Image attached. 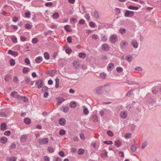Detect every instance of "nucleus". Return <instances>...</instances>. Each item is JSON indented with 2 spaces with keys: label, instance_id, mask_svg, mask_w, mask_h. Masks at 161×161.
Masks as SVG:
<instances>
[{
  "label": "nucleus",
  "instance_id": "c9c22d12",
  "mask_svg": "<svg viewBox=\"0 0 161 161\" xmlns=\"http://www.w3.org/2000/svg\"><path fill=\"white\" fill-rule=\"evenodd\" d=\"M42 88L41 90V92H44L47 91L48 90V88L46 86H44L42 87Z\"/></svg>",
  "mask_w": 161,
  "mask_h": 161
},
{
  "label": "nucleus",
  "instance_id": "338daca9",
  "mask_svg": "<svg viewBox=\"0 0 161 161\" xmlns=\"http://www.w3.org/2000/svg\"><path fill=\"white\" fill-rule=\"evenodd\" d=\"M25 62L26 63V64L27 65L29 64H30V62L29 59L28 58H26L25 59Z\"/></svg>",
  "mask_w": 161,
  "mask_h": 161
},
{
  "label": "nucleus",
  "instance_id": "58836bf2",
  "mask_svg": "<svg viewBox=\"0 0 161 161\" xmlns=\"http://www.w3.org/2000/svg\"><path fill=\"white\" fill-rule=\"evenodd\" d=\"M59 16V14L58 12L54 13L53 15V17L54 19H56L58 18Z\"/></svg>",
  "mask_w": 161,
  "mask_h": 161
},
{
  "label": "nucleus",
  "instance_id": "2f4dec72",
  "mask_svg": "<svg viewBox=\"0 0 161 161\" xmlns=\"http://www.w3.org/2000/svg\"><path fill=\"white\" fill-rule=\"evenodd\" d=\"M84 150L83 149L80 148L78 151V154L80 155H82L84 153Z\"/></svg>",
  "mask_w": 161,
  "mask_h": 161
},
{
  "label": "nucleus",
  "instance_id": "a18cd8bd",
  "mask_svg": "<svg viewBox=\"0 0 161 161\" xmlns=\"http://www.w3.org/2000/svg\"><path fill=\"white\" fill-rule=\"evenodd\" d=\"M89 25L90 27L92 28H94L96 26V24L95 23H93L92 21L90 22L89 23Z\"/></svg>",
  "mask_w": 161,
  "mask_h": 161
},
{
  "label": "nucleus",
  "instance_id": "393cba45",
  "mask_svg": "<svg viewBox=\"0 0 161 161\" xmlns=\"http://www.w3.org/2000/svg\"><path fill=\"white\" fill-rule=\"evenodd\" d=\"M86 56V54L85 53H79V57L81 58H84Z\"/></svg>",
  "mask_w": 161,
  "mask_h": 161
},
{
  "label": "nucleus",
  "instance_id": "864d4df0",
  "mask_svg": "<svg viewBox=\"0 0 161 161\" xmlns=\"http://www.w3.org/2000/svg\"><path fill=\"white\" fill-rule=\"evenodd\" d=\"M53 3L52 2L46 3L45 4V5L46 7H50L53 5Z\"/></svg>",
  "mask_w": 161,
  "mask_h": 161
},
{
  "label": "nucleus",
  "instance_id": "72a5a7b5",
  "mask_svg": "<svg viewBox=\"0 0 161 161\" xmlns=\"http://www.w3.org/2000/svg\"><path fill=\"white\" fill-rule=\"evenodd\" d=\"M44 57L47 60L49 59L50 58L49 53L47 52H45L44 53Z\"/></svg>",
  "mask_w": 161,
  "mask_h": 161
},
{
  "label": "nucleus",
  "instance_id": "a19ab883",
  "mask_svg": "<svg viewBox=\"0 0 161 161\" xmlns=\"http://www.w3.org/2000/svg\"><path fill=\"white\" fill-rule=\"evenodd\" d=\"M104 111L103 110H100L99 112L100 115L101 117H103L104 115Z\"/></svg>",
  "mask_w": 161,
  "mask_h": 161
},
{
  "label": "nucleus",
  "instance_id": "ea45409f",
  "mask_svg": "<svg viewBox=\"0 0 161 161\" xmlns=\"http://www.w3.org/2000/svg\"><path fill=\"white\" fill-rule=\"evenodd\" d=\"M126 83L129 85H137L138 83L136 82H134L133 81H127Z\"/></svg>",
  "mask_w": 161,
  "mask_h": 161
},
{
  "label": "nucleus",
  "instance_id": "c85d7f7f",
  "mask_svg": "<svg viewBox=\"0 0 161 161\" xmlns=\"http://www.w3.org/2000/svg\"><path fill=\"white\" fill-rule=\"evenodd\" d=\"M136 149L137 147L134 144L131 146V149L132 152H135L136 151Z\"/></svg>",
  "mask_w": 161,
  "mask_h": 161
},
{
  "label": "nucleus",
  "instance_id": "f8f14e48",
  "mask_svg": "<svg viewBox=\"0 0 161 161\" xmlns=\"http://www.w3.org/2000/svg\"><path fill=\"white\" fill-rule=\"evenodd\" d=\"M66 121L65 119L62 118L59 120V124L61 125H64L66 124Z\"/></svg>",
  "mask_w": 161,
  "mask_h": 161
},
{
  "label": "nucleus",
  "instance_id": "4468645a",
  "mask_svg": "<svg viewBox=\"0 0 161 161\" xmlns=\"http://www.w3.org/2000/svg\"><path fill=\"white\" fill-rule=\"evenodd\" d=\"M114 65L112 63H109L108 65L107 69L108 71H111L114 68Z\"/></svg>",
  "mask_w": 161,
  "mask_h": 161
},
{
  "label": "nucleus",
  "instance_id": "69168bd1",
  "mask_svg": "<svg viewBox=\"0 0 161 161\" xmlns=\"http://www.w3.org/2000/svg\"><path fill=\"white\" fill-rule=\"evenodd\" d=\"M7 114L3 112H1L0 113V116L1 117H6Z\"/></svg>",
  "mask_w": 161,
  "mask_h": 161
},
{
  "label": "nucleus",
  "instance_id": "37998d69",
  "mask_svg": "<svg viewBox=\"0 0 161 161\" xmlns=\"http://www.w3.org/2000/svg\"><path fill=\"white\" fill-rule=\"evenodd\" d=\"M116 70L117 72L120 73L123 71V69L122 67H118L116 68Z\"/></svg>",
  "mask_w": 161,
  "mask_h": 161
},
{
  "label": "nucleus",
  "instance_id": "de8ad7c7",
  "mask_svg": "<svg viewBox=\"0 0 161 161\" xmlns=\"http://www.w3.org/2000/svg\"><path fill=\"white\" fill-rule=\"evenodd\" d=\"M65 51L66 53H67L68 54H70L72 52V49L69 48L66 49Z\"/></svg>",
  "mask_w": 161,
  "mask_h": 161
},
{
  "label": "nucleus",
  "instance_id": "5fc2aeb1",
  "mask_svg": "<svg viewBox=\"0 0 161 161\" xmlns=\"http://www.w3.org/2000/svg\"><path fill=\"white\" fill-rule=\"evenodd\" d=\"M106 74L104 73H101L99 75V76L103 78H104L106 76Z\"/></svg>",
  "mask_w": 161,
  "mask_h": 161
},
{
  "label": "nucleus",
  "instance_id": "8fccbe9b",
  "mask_svg": "<svg viewBox=\"0 0 161 161\" xmlns=\"http://www.w3.org/2000/svg\"><path fill=\"white\" fill-rule=\"evenodd\" d=\"M32 27V25H31L29 24H27L25 25V28L26 29H29L31 28Z\"/></svg>",
  "mask_w": 161,
  "mask_h": 161
},
{
  "label": "nucleus",
  "instance_id": "f257e3e1",
  "mask_svg": "<svg viewBox=\"0 0 161 161\" xmlns=\"http://www.w3.org/2000/svg\"><path fill=\"white\" fill-rule=\"evenodd\" d=\"M38 141L39 143L41 145L47 144L49 142V139L47 138H40Z\"/></svg>",
  "mask_w": 161,
  "mask_h": 161
},
{
  "label": "nucleus",
  "instance_id": "f03ea898",
  "mask_svg": "<svg viewBox=\"0 0 161 161\" xmlns=\"http://www.w3.org/2000/svg\"><path fill=\"white\" fill-rule=\"evenodd\" d=\"M109 41L111 43H115L118 40V37L116 35H112L109 38Z\"/></svg>",
  "mask_w": 161,
  "mask_h": 161
},
{
  "label": "nucleus",
  "instance_id": "cd10ccee",
  "mask_svg": "<svg viewBox=\"0 0 161 161\" xmlns=\"http://www.w3.org/2000/svg\"><path fill=\"white\" fill-rule=\"evenodd\" d=\"M133 89H131L129 91L125 94V97H130L132 94Z\"/></svg>",
  "mask_w": 161,
  "mask_h": 161
},
{
  "label": "nucleus",
  "instance_id": "a211bd4d",
  "mask_svg": "<svg viewBox=\"0 0 161 161\" xmlns=\"http://www.w3.org/2000/svg\"><path fill=\"white\" fill-rule=\"evenodd\" d=\"M7 141V137L5 136L2 137L0 139V142L1 143L3 144H5L6 143Z\"/></svg>",
  "mask_w": 161,
  "mask_h": 161
},
{
  "label": "nucleus",
  "instance_id": "39448f33",
  "mask_svg": "<svg viewBox=\"0 0 161 161\" xmlns=\"http://www.w3.org/2000/svg\"><path fill=\"white\" fill-rule=\"evenodd\" d=\"M134 14V12L127 10L125 13V16L126 17H130L133 16Z\"/></svg>",
  "mask_w": 161,
  "mask_h": 161
},
{
  "label": "nucleus",
  "instance_id": "9b49d317",
  "mask_svg": "<svg viewBox=\"0 0 161 161\" xmlns=\"http://www.w3.org/2000/svg\"><path fill=\"white\" fill-rule=\"evenodd\" d=\"M103 87L105 92H108L110 91V88L109 84H105L103 86Z\"/></svg>",
  "mask_w": 161,
  "mask_h": 161
},
{
  "label": "nucleus",
  "instance_id": "6e6552de",
  "mask_svg": "<svg viewBox=\"0 0 161 161\" xmlns=\"http://www.w3.org/2000/svg\"><path fill=\"white\" fill-rule=\"evenodd\" d=\"M10 96L12 97L17 98L19 100L20 98V96L18 95V92H11Z\"/></svg>",
  "mask_w": 161,
  "mask_h": 161
},
{
  "label": "nucleus",
  "instance_id": "2eb2a0df",
  "mask_svg": "<svg viewBox=\"0 0 161 161\" xmlns=\"http://www.w3.org/2000/svg\"><path fill=\"white\" fill-rule=\"evenodd\" d=\"M69 106L70 108H75L77 106L76 102L74 101L71 102L70 103Z\"/></svg>",
  "mask_w": 161,
  "mask_h": 161
},
{
  "label": "nucleus",
  "instance_id": "6e6d98bb",
  "mask_svg": "<svg viewBox=\"0 0 161 161\" xmlns=\"http://www.w3.org/2000/svg\"><path fill=\"white\" fill-rule=\"evenodd\" d=\"M32 42L33 44H36L38 42V40L37 38H33Z\"/></svg>",
  "mask_w": 161,
  "mask_h": 161
},
{
  "label": "nucleus",
  "instance_id": "ddd939ff",
  "mask_svg": "<svg viewBox=\"0 0 161 161\" xmlns=\"http://www.w3.org/2000/svg\"><path fill=\"white\" fill-rule=\"evenodd\" d=\"M27 138V136L26 135H22L21 136L20 138V141L21 142H25Z\"/></svg>",
  "mask_w": 161,
  "mask_h": 161
},
{
  "label": "nucleus",
  "instance_id": "bb28decb",
  "mask_svg": "<svg viewBox=\"0 0 161 161\" xmlns=\"http://www.w3.org/2000/svg\"><path fill=\"white\" fill-rule=\"evenodd\" d=\"M132 57L131 55H129L125 57V59L128 62H130L132 60Z\"/></svg>",
  "mask_w": 161,
  "mask_h": 161
},
{
  "label": "nucleus",
  "instance_id": "f3484780",
  "mask_svg": "<svg viewBox=\"0 0 161 161\" xmlns=\"http://www.w3.org/2000/svg\"><path fill=\"white\" fill-rule=\"evenodd\" d=\"M35 60L36 63L39 64L42 61V58L41 56H39L36 58Z\"/></svg>",
  "mask_w": 161,
  "mask_h": 161
},
{
  "label": "nucleus",
  "instance_id": "bf43d9fd",
  "mask_svg": "<svg viewBox=\"0 0 161 161\" xmlns=\"http://www.w3.org/2000/svg\"><path fill=\"white\" fill-rule=\"evenodd\" d=\"M56 99L59 100L62 103L65 101V99L63 97H57Z\"/></svg>",
  "mask_w": 161,
  "mask_h": 161
},
{
  "label": "nucleus",
  "instance_id": "4c0bfd02",
  "mask_svg": "<svg viewBox=\"0 0 161 161\" xmlns=\"http://www.w3.org/2000/svg\"><path fill=\"white\" fill-rule=\"evenodd\" d=\"M69 110V108L68 106L64 107V110L63 112L64 113H66L68 112Z\"/></svg>",
  "mask_w": 161,
  "mask_h": 161
},
{
  "label": "nucleus",
  "instance_id": "13d9d810",
  "mask_svg": "<svg viewBox=\"0 0 161 161\" xmlns=\"http://www.w3.org/2000/svg\"><path fill=\"white\" fill-rule=\"evenodd\" d=\"M11 134V132L10 130H7L4 132V135L6 136H8Z\"/></svg>",
  "mask_w": 161,
  "mask_h": 161
},
{
  "label": "nucleus",
  "instance_id": "e2e57ef3",
  "mask_svg": "<svg viewBox=\"0 0 161 161\" xmlns=\"http://www.w3.org/2000/svg\"><path fill=\"white\" fill-rule=\"evenodd\" d=\"M115 11L117 14H119L120 12V10L119 8H116L115 9Z\"/></svg>",
  "mask_w": 161,
  "mask_h": 161
},
{
  "label": "nucleus",
  "instance_id": "dca6fc26",
  "mask_svg": "<svg viewBox=\"0 0 161 161\" xmlns=\"http://www.w3.org/2000/svg\"><path fill=\"white\" fill-rule=\"evenodd\" d=\"M57 72L56 70L55 69H51L47 71L46 72V74H50V76H52V75H51L53 73H55Z\"/></svg>",
  "mask_w": 161,
  "mask_h": 161
},
{
  "label": "nucleus",
  "instance_id": "9d476101",
  "mask_svg": "<svg viewBox=\"0 0 161 161\" xmlns=\"http://www.w3.org/2000/svg\"><path fill=\"white\" fill-rule=\"evenodd\" d=\"M102 49L104 51H107L110 49V47L107 43L103 44L102 46Z\"/></svg>",
  "mask_w": 161,
  "mask_h": 161
},
{
  "label": "nucleus",
  "instance_id": "423d86ee",
  "mask_svg": "<svg viewBox=\"0 0 161 161\" xmlns=\"http://www.w3.org/2000/svg\"><path fill=\"white\" fill-rule=\"evenodd\" d=\"M74 68L76 70H78L80 67V64L78 60L74 61L73 64Z\"/></svg>",
  "mask_w": 161,
  "mask_h": 161
},
{
  "label": "nucleus",
  "instance_id": "412c9836",
  "mask_svg": "<svg viewBox=\"0 0 161 161\" xmlns=\"http://www.w3.org/2000/svg\"><path fill=\"white\" fill-rule=\"evenodd\" d=\"M1 129L2 130H4L6 129V124L5 123H3L1 125Z\"/></svg>",
  "mask_w": 161,
  "mask_h": 161
},
{
  "label": "nucleus",
  "instance_id": "774afa93",
  "mask_svg": "<svg viewBox=\"0 0 161 161\" xmlns=\"http://www.w3.org/2000/svg\"><path fill=\"white\" fill-rule=\"evenodd\" d=\"M152 92L154 94H156L158 92V91L156 88L153 89L152 90Z\"/></svg>",
  "mask_w": 161,
  "mask_h": 161
},
{
  "label": "nucleus",
  "instance_id": "aec40b11",
  "mask_svg": "<svg viewBox=\"0 0 161 161\" xmlns=\"http://www.w3.org/2000/svg\"><path fill=\"white\" fill-rule=\"evenodd\" d=\"M132 45L135 48L138 47V43L135 41H133L131 42Z\"/></svg>",
  "mask_w": 161,
  "mask_h": 161
},
{
  "label": "nucleus",
  "instance_id": "09e8293b",
  "mask_svg": "<svg viewBox=\"0 0 161 161\" xmlns=\"http://www.w3.org/2000/svg\"><path fill=\"white\" fill-rule=\"evenodd\" d=\"M107 134L108 136L111 137H112L113 136V132L109 130L107 131Z\"/></svg>",
  "mask_w": 161,
  "mask_h": 161
},
{
  "label": "nucleus",
  "instance_id": "5701e85b",
  "mask_svg": "<svg viewBox=\"0 0 161 161\" xmlns=\"http://www.w3.org/2000/svg\"><path fill=\"white\" fill-rule=\"evenodd\" d=\"M23 100V101L25 102H27L28 100V98L25 96H20V98L19 100Z\"/></svg>",
  "mask_w": 161,
  "mask_h": 161
},
{
  "label": "nucleus",
  "instance_id": "052dcab7",
  "mask_svg": "<svg viewBox=\"0 0 161 161\" xmlns=\"http://www.w3.org/2000/svg\"><path fill=\"white\" fill-rule=\"evenodd\" d=\"M30 12H26L25 13V15L26 18H29L30 17Z\"/></svg>",
  "mask_w": 161,
  "mask_h": 161
},
{
  "label": "nucleus",
  "instance_id": "c03bdc74",
  "mask_svg": "<svg viewBox=\"0 0 161 161\" xmlns=\"http://www.w3.org/2000/svg\"><path fill=\"white\" fill-rule=\"evenodd\" d=\"M98 38V36L95 34H93L92 35V38L94 40H97Z\"/></svg>",
  "mask_w": 161,
  "mask_h": 161
},
{
  "label": "nucleus",
  "instance_id": "7c9ffc66",
  "mask_svg": "<svg viewBox=\"0 0 161 161\" xmlns=\"http://www.w3.org/2000/svg\"><path fill=\"white\" fill-rule=\"evenodd\" d=\"M24 122L26 124H29L31 123V120L29 118H26L24 119Z\"/></svg>",
  "mask_w": 161,
  "mask_h": 161
},
{
  "label": "nucleus",
  "instance_id": "f704fd0d",
  "mask_svg": "<svg viewBox=\"0 0 161 161\" xmlns=\"http://www.w3.org/2000/svg\"><path fill=\"white\" fill-rule=\"evenodd\" d=\"M92 120L94 122H96L98 121V118L97 115L96 114H94L92 116Z\"/></svg>",
  "mask_w": 161,
  "mask_h": 161
},
{
  "label": "nucleus",
  "instance_id": "4d7b16f0",
  "mask_svg": "<svg viewBox=\"0 0 161 161\" xmlns=\"http://www.w3.org/2000/svg\"><path fill=\"white\" fill-rule=\"evenodd\" d=\"M72 139L75 141L77 142L79 140V139L78 137L76 136H75L74 137H73Z\"/></svg>",
  "mask_w": 161,
  "mask_h": 161
},
{
  "label": "nucleus",
  "instance_id": "1a4fd4ad",
  "mask_svg": "<svg viewBox=\"0 0 161 161\" xmlns=\"http://www.w3.org/2000/svg\"><path fill=\"white\" fill-rule=\"evenodd\" d=\"M127 116V112L124 110H123L120 112V117L122 119H125Z\"/></svg>",
  "mask_w": 161,
  "mask_h": 161
},
{
  "label": "nucleus",
  "instance_id": "b1692460",
  "mask_svg": "<svg viewBox=\"0 0 161 161\" xmlns=\"http://www.w3.org/2000/svg\"><path fill=\"white\" fill-rule=\"evenodd\" d=\"M128 8L130 9L133 10H137L139 8L138 7L134 6H129L128 7Z\"/></svg>",
  "mask_w": 161,
  "mask_h": 161
},
{
  "label": "nucleus",
  "instance_id": "0eeeda50",
  "mask_svg": "<svg viewBox=\"0 0 161 161\" xmlns=\"http://www.w3.org/2000/svg\"><path fill=\"white\" fill-rule=\"evenodd\" d=\"M128 45V42L125 41H123L120 43V47L122 49H125Z\"/></svg>",
  "mask_w": 161,
  "mask_h": 161
},
{
  "label": "nucleus",
  "instance_id": "7ed1b4c3",
  "mask_svg": "<svg viewBox=\"0 0 161 161\" xmlns=\"http://www.w3.org/2000/svg\"><path fill=\"white\" fill-rule=\"evenodd\" d=\"M35 85H37V87L38 89L42 88L44 85V82L42 80H39L35 83Z\"/></svg>",
  "mask_w": 161,
  "mask_h": 161
},
{
  "label": "nucleus",
  "instance_id": "20e7f679",
  "mask_svg": "<svg viewBox=\"0 0 161 161\" xmlns=\"http://www.w3.org/2000/svg\"><path fill=\"white\" fill-rule=\"evenodd\" d=\"M103 87L102 86H100L95 89V92L99 94H102L103 93Z\"/></svg>",
  "mask_w": 161,
  "mask_h": 161
},
{
  "label": "nucleus",
  "instance_id": "6ab92c4d",
  "mask_svg": "<svg viewBox=\"0 0 161 161\" xmlns=\"http://www.w3.org/2000/svg\"><path fill=\"white\" fill-rule=\"evenodd\" d=\"M64 28L66 31L67 32H70L71 31L70 26L69 25H66L64 27Z\"/></svg>",
  "mask_w": 161,
  "mask_h": 161
},
{
  "label": "nucleus",
  "instance_id": "0e129e2a",
  "mask_svg": "<svg viewBox=\"0 0 161 161\" xmlns=\"http://www.w3.org/2000/svg\"><path fill=\"white\" fill-rule=\"evenodd\" d=\"M131 136V134L127 133L125 135V138H130Z\"/></svg>",
  "mask_w": 161,
  "mask_h": 161
},
{
  "label": "nucleus",
  "instance_id": "603ef678",
  "mask_svg": "<svg viewBox=\"0 0 161 161\" xmlns=\"http://www.w3.org/2000/svg\"><path fill=\"white\" fill-rule=\"evenodd\" d=\"M10 65L12 66H14L15 64V62L14 60L12 59L10 60Z\"/></svg>",
  "mask_w": 161,
  "mask_h": 161
},
{
  "label": "nucleus",
  "instance_id": "79ce46f5",
  "mask_svg": "<svg viewBox=\"0 0 161 161\" xmlns=\"http://www.w3.org/2000/svg\"><path fill=\"white\" fill-rule=\"evenodd\" d=\"M47 150L49 152L53 153L54 152V149L51 147H49L48 148Z\"/></svg>",
  "mask_w": 161,
  "mask_h": 161
},
{
  "label": "nucleus",
  "instance_id": "e433bc0d",
  "mask_svg": "<svg viewBox=\"0 0 161 161\" xmlns=\"http://www.w3.org/2000/svg\"><path fill=\"white\" fill-rule=\"evenodd\" d=\"M66 133L64 129H61L59 132V134L61 136L65 135Z\"/></svg>",
  "mask_w": 161,
  "mask_h": 161
},
{
  "label": "nucleus",
  "instance_id": "a878e982",
  "mask_svg": "<svg viewBox=\"0 0 161 161\" xmlns=\"http://www.w3.org/2000/svg\"><path fill=\"white\" fill-rule=\"evenodd\" d=\"M93 16L96 19H98L99 17V14L97 11H95L93 13Z\"/></svg>",
  "mask_w": 161,
  "mask_h": 161
},
{
  "label": "nucleus",
  "instance_id": "c756f323",
  "mask_svg": "<svg viewBox=\"0 0 161 161\" xmlns=\"http://www.w3.org/2000/svg\"><path fill=\"white\" fill-rule=\"evenodd\" d=\"M29 71V69L28 67H25L23 69V72L24 74H26Z\"/></svg>",
  "mask_w": 161,
  "mask_h": 161
},
{
  "label": "nucleus",
  "instance_id": "473e14b6",
  "mask_svg": "<svg viewBox=\"0 0 161 161\" xmlns=\"http://www.w3.org/2000/svg\"><path fill=\"white\" fill-rule=\"evenodd\" d=\"M121 142L119 140H117L114 142V145L117 147H119L120 146Z\"/></svg>",
  "mask_w": 161,
  "mask_h": 161
},
{
  "label": "nucleus",
  "instance_id": "680f3d73",
  "mask_svg": "<svg viewBox=\"0 0 161 161\" xmlns=\"http://www.w3.org/2000/svg\"><path fill=\"white\" fill-rule=\"evenodd\" d=\"M135 70L136 71H141L142 70V69L141 67L138 66L136 67L135 69Z\"/></svg>",
  "mask_w": 161,
  "mask_h": 161
},
{
  "label": "nucleus",
  "instance_id": "3c124183",
  "mask_svg": "<svg viewBox=\"0 0 161 161\" xmlns=\"http://www.w3.org/2000/svg\"><path fill=\"white\" fill-rule=\"evenodd\" d=\"M31 80L30 78L26 77L25 79V83L28 84Z\"/></svg>",
  "mask_w": 161,
  "mask_h": 161
},
{
  "label": "nucleus",
  "instance_id": "49530a36",
  "mask_svg": "<svg viewBox=\"0 0 161 161\" xmlns=\"http://www.w3.org/2000/svg\"><path fill=\"white\" fill-rule=\"evenodd\" d=\"M119 31L121 34H123L125 32L126 30L124 28H120L119 30Z\"/></svg>",
  "mask_w": 161,
  "mask_h": 161
},
{
  "label": "nucleus",
  "instance_id": "4be33fe9",
  "mask_svg": "<svg viewBox=\"0 0 161 161\" xmlns=\"http://www.w3.org/2000/svg\"><path fill=\"white\" fill-rule=\"evenodd\" d=\"M84 109H83V112L84 114L85 115H87L89 113V111L86 107L85 106H84Z\"/></svg>",
  "mask_w": 161,
  "mask_h": 161
}]
</instances>
